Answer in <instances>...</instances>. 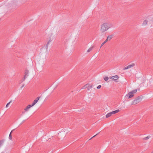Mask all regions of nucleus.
I'll use <instances>...</instances> for the list:
<instances>
[{
  "instance_id": "f257e3e1",
  "label": "nucleus",
  "mask_w": 153,
  "mask_h": 153,
  "mask_svg": "<svg viewBox=\"0 0 153 153\" xmlns=\"http://www.w3.org/2000/svg\"><path fill=\"white\" fill-rule=\"evenodd\" d=\"M112 24L109 22H105L104 23L101 25L100 31L102 33H104L112 27Z\"/></svg>"
},
{
  "instance_id": "f03ea898",
  "label": "nucleus",
  "mask_w": 153,
  "mask_h": 153,
  "mask_svg": "<svg viewBox=\"0 0 153 153\" xmlns=\"http://www.w3.org/2000/svg\"><path fill=\"white\" fill-rule=\"evenodd\" d=\"M137 91V89H134L129 92L128 94H126V97H128V99L131 98L134 96V94L136 93Z\"/></svg>"
},
{
  "instance_id": "7ed1b4c3",
  "label": "nucleus",
  "mask_w": 153,
  "mask_h": 153,
  "mask_svg": "<svg viewBox=\"0 0 153 153\" xmlns=\"http://www.w3.org/2000/svg\"><path fill=\"white\" fill-rule=\"evenodd\" d=\"M142 97L141 96H138L136 97L134 100L132 101V105H135L139 102L141 101Z\"/></svg>"
},
{
  "instance_id": "20e7f679",
  "label": "nucleus",
  "mask_w": 153,
  "mask_h": 153,
  "mask_svg": "<svg viewBox=\"0 0 153 153\" xmlns=\"http://www.w3.org/2000/svg\"><path fill=\"white\" fill-rule=\"evenodd\" d=\"M119 111H120V110L119 109H117L116 110L112 111L110 113H109L107 114L106 116V118H108V117H110L112 114H116V113L119 112Z\"/></svg>"
},
{
  "instance_id": "39448f33",
  "label": "nucleus",
  "mask_w": 153,
  "mask_h": 153,
  "mask_svg": "<svg viewBox=\"0 0 153 153\" xmlns=\"http://www.w3.org/2000/svg\"><path fill=\"white\" fill-rule=\"evenodd\" d=\"M29 71L26 69L25 70L24 77L23 78V81L25 80V79L28 76Z\"/></svg>"
},
{
  "instance_id": "423d86ee",
  "label": "nucleus",
  "mask_w": 153,
  "mask_h": 153,
  "mask_svg": "<svg viewBox=\"0 0 153 153\" xmlns=\"http://www.w3.org/2000/svg\"><path fill=\"white\" fill-rule=\"evenodd\" d=\"M40 98L39 97H37L33 101V103H32V105H34L36 102L38 101L39 99Z\"/></svg>"
},
{
  "instance_id": "0eeeda50",
  "label": "nucleus",
  "mask_w": 153,
  "mask_h": 153,
  "mask_svg": "<svg viewBox=\"0 0 153 153\" xmlns=\"http://www.w3.org/2000/svg\"><path fill=\"white\" fill-rule=\"evenodd\" d=\"M90 86V85L89 84H87L85 85L82 88V89H85L89 87Z\"/></svg>"
},
{
  "instance_id": "6e6552de",
  "label": "nucleus",
  "mask_w": 153,
  "mask_h": 153,
  "mask_svg": "<svg viewBox=\"0 0 153 153\" xmlns=\"http://www.w3.org/2000/svg\"><path fill=\"white\" fill-rule=\"evenodd\" d=\"M147 23H148V21L146 20H144V21H143V22L142 24V25L145 26V25H147Z\"/></svg>"
},
{
  "instance_id": "1a4fd4ad",
  "label": "nucleus",
  "mask_w": 153,
  "mask_h": 153,
  "mask_svg": "<svg viewBox=\"0 0 153 153\" xmlns=\"http://www.w3.org/2000/svg\"><path fill=\"white\" fill-rule=\"evenodd\" d=\"M51 39L49 40L46 46V49H47L48 47V45L50 44V43L51 42Z\"/></svg>"
},
{
  "instance_id": "9d476101",
  "label": "nucleus",
  "mask_w": 153,
  "mask_h": 153,
  "mask_svg": "<svg viewBox=\"0 0 153 153\" xmlns=\"http://www.w3.org/2000/svg\"><path fill=\"white\" fill-rule=\"evenodd\" d=\"M113 78V79H114V81H116V80L118 79L119 77L118 76L116 75L114 76Z\"/></svg>"
},
{
  "instance_id": "9b49d317",
  "label": "nucleus",
  "mask_w": 153,
  "mask_h": 153,
  "mask_svg": "<svg viewBox=\"0 0 153 153\" xmlns=\"http://www.w3.org/2000/svg\"><path fill=\"white\" fill-rule=\"evenodd\" d=\"M112 38V35H110L108 36H107V39L108 40V41L110 40Z\"/></svg>"
},
{
  "instance_id": "f8f14e48",
  "label": "nucleus",
  "mask_w": 153,
  "mask_h": 153,
  "mask_svg": "<svg viewBox=\"0 0 153 153\" xmlns=\"http://www.w3.org/2000/svg\"><path fill=\"white\" fill-rule=\"evenodd\" d=\"M14 130V129L13 130L10 132L9 135V139L10 140L12 139V133Z\"/></svg>"
},
{
  "instance_id": "ddd939ff",
  "label": "nucleus",
  "mask_w": 153,
  "mask_h": 153,
  "mask_svg": "<svg viewBox=\"0 0 153 153\" xmlns=\"http://www.w3.org/2000/svg\"><path fill=\"white\" fill-rule=\"evenodd\" d=\"M134 65H135L134 64L132 63L130 65H128V68H129L131 67H134Z\"/></svg>"
},
{
  "instance_id": "4468645a",
  "label": "nucleus",
  "mask_w": 153,
  "mask_h": 153,
  "mask_svg": "<svg viewBox=\"0 0 153 153\" xmlns=\"http://www.w3.org/2000/svg\"><path fill=\"white\" fill-rule=\"evenodd\" d=\"M94 46H92L91 47V48H90L87 51V52H90L91 51L92 49H93L94 48Z\"/></svg>"
},
{
  "instance_id": "2eb2a0df",
  "label": "nucleus",
  "mask_w": 153,
  "mask_h": 153,
  "mask_svg": "<svg viewBox=\"0 0 153 153\" xmlns=\"http://www.w3.org/2000/svg\"><path fill=\"white\" fill-rule=\"evenodd\" d=\"M150 137V136H148L146 137H145L143 138V140H148L149 139Z\"/></svg>"
},
{
  "instance_id": "dca6fc26",
  "label": "nucleus",
  "mask_w": 153,
  "mask_h": 153,
  "mask_svg": "<svg viewBox=\"0 0 153 153\" xmlns=\"http://www.w3.org/2000/svg\"><path fill=\"white\" fill-rule=\"evenodd\" d=\"M30 109L27 106L25 109L24 110L26 111H27Z\"/></svg>"
},
{
  "instance_id": "f3484780",
  "label": "nucleus",
  "mask_w": 153,
  "mask_h": 153,
  "mask_svg": "<svg viewBox=\"0 0 153 153\" xmlns=\"http://www.w3.org/2000/svg\"><path fill=\"white\" fill-rule=\"evenodd\" d=\"M12 100H11L6 105V108H7L8 105L10 104L12 102Z\"/></svg>"
},
{
  "instance_id": "a211bd4d",
  "label": "nucleus",
  "mask_w": 153,
  "mask_h": 153,
  "mask_svg": "<svg viewBox=\"0 0 153 153\" xmlns=\"http://www.w3.org/2000/svg\"><path fill=\"white\" fill-rule=\"evenodd\" d=\"M108 79V77H105L104 78V79L105 81H107Z\"/></svg>"
},
{
  "instance_id": "6ab92c4d",
  "label": "nucleus",
  "mask_w": 153,
  "mask_h": 153,
  "mask_svg": "<svg viewBox=\"0 0 153 153\" xmlns=\"http://www.w3.org/2000/svg\"><path fill=\"white\" fill-rule=\"evenodd\" d=\"M33 105H32V103L31 105H27V106L30 108L31 107L33 106Z\"/></svg>"
},
{
  "instance_id": "aec40b11",
  "label": "nucleus",
  "mask_w": 153,
  "mask_h": 153,
  "mask_svg": "<svg viewBox=\"0 0 153 153\" xmlns=\"http://www.w3.org/2000/svg\"><path fill=\"white\" fill-rule=\"evenodd\" d=\"M128 69V66H127L126 67L124 68H123V70H126V69Z\"/></svg>"
},
{
  "instance_id": "412c9836",
  "label": "nucleus",
  "mask_w": 153,
  "mask_h": 153,
  "mask_svg": "<svg viewBox=\"0 0 153 153\" xmlns=\"http://www.w3.org/2000/svg\"><path fill=\"white\" fill-rule=\"evenodd\" d=\"M23 78H22L21 80H20L19 82V84L23 82H24L25 80L23 81Z\"/></svg>"
},
{
  "instance_id": "4be33fe9",
  "label": "nucleus",
  "mask_w": 153,
  "mask_h": 153,
  "mask_svg": "<svg viewBox=\"0 0 153 153\" xmlns=\"http://www.w3.org/2000/svg\"><path fill=\"white\" fill-rule=\"evenodd\" d=\"M101 85H99L97 87V89H100L101 88Z\"/></svg>"
},
{
  "instance_id": "5701e85b",
  "label": "nucleus",
  "mask_w": 153,
  "mask_h": 153,
  "mask_svg": "<svg viewBox=\"0 0 153 153\" xmlns=\"http://www.w3.org/2000/svg\"><path fill=\"white\" fill-rule=\"evenodd\" d=\"M105 43V42H104L101 45V47Z\"/></svg>"
},
{
  "instance_id": "b1692460",
  "label": "nucleus",
  "mask_w": 153,
  "mask_h": 153,
  "mask_svg": "<svg viewBox=\"0 0 153 153\" xmlns=\"http://www.w3.org/2000/svg\"><path fill=\"white\" fill-rule=\"evenodd\" d=\"M100 132L98 133H97V134H96L94 136H93L91 138L90 140L91 139V138L94 137H95L96 135H97V134H98Z\"/></svg>"
},
{
  "instance_id": "393cba45",
  "label": "nucleus",
  "mask_w": 153,
  "mask_h": 153,
  "mask_svg": "<svg viewBox=\"0 0 153 153\" xmlns=\"http://www.w3.org/2000/svg\"><path fill=\"white\" fill-rule=\"evenodd\" d=\"M24 85H24V84H23L22 85V86L20 87V89H22V88L23 87H24Z\"/></svg>"
},
{
  "instance_id": "a878e982",
  "label": "nucleus",
  "mask_w": 153,
  "mask_h": 153,
  "mask_svg": "<svg viewBox=\"0 0 153 153\" xmlns=\"http://www.w3.org/2000/svg\"><path fill=\"white\" fill-rule=\"evenodd\" d=\"M113 77H114V76L111 77H110V78L111 79H113V78H114Z\"/></svg>"
},
{
  "instance_id": "bb28decb",
  "label": "nucleus",
  "mask_w": 153,
  "mask_h": 153,
  "mask_svg": "<svg viewBox=\"0 0 153 153\" xmlns=\"http://www.w3.org/2000/svg\"><path fill=\"white\" fill-rule=\"evenodd\" d=\"M108 41V40L107 39H106L104 41L105 43H106Z\"/></svg>"
},
{
  "instance_id": "cd10ccee",
  "label": "nucleus",
  "mask_w": 153,
  "mask_h": 153,
  "mask_svg": "<svg viewBox=\"0 0 153 153\" xmlns=\"http://www.w3.org/2000/svg\"><path fill=\"white\" fill-rule=\"evenodd\" d=\"M92 87V85H91L90 87H89V88H90V89H91Z\"/></svg>"
},
{
  "instance_id": "c85d7f7f",
  "label": "nucleus",
  "mask_w": 153,
  "mask_h": 153,
  "mask_svg": "<svg viewBox=\"0 0 153 153\" xmlns=\"http://www.w3.org/2000/svg\"><path fill=\"white\" fill-rule=\"evenodd\" d=\"M90 89V88H87V90L88 91Z\"/></svg>"
},
{
  "instance_id": "c756f323",
  "label": "nucleus",
  "mask_w": 153,
  "mask_h": 153,
  "mask_svg": "<svg viewBox=\"0 0 153 153\" xmlns=\"http://www.w3.org/2000/svg\"><path fill=\"white\" fill-rule=\"evenodd\" d=\"M66 42H67V40H65V41L64 42H65V43H66Z\"/></svg>"
},
{
  "instance_id": "7c9ffc66",
  "label": "nucleus",
  "mask_w": 153,
  "mask_h": 153,
  "mask_svg": "<svg viewBox=\"0 0 153 153\" xmlns=\"http://www.w3.org/2000/svg\"><path fill=\"white\" fill-rule=\"evenodd\" d=\"M151 153H153V151Z\"/></svg>"
},
{
  "instance_id": "2f4dec72",
  "label": "nucleus",
  "mask_w": 153,
  "mask_h": 153,
  "mask_svg": "<svg viewBox=\"0 0 153 153\" xmlns=\"http://www.w3.org/2000/svg\"><path fill=\"white\" fill-rule=\"evenodd\" d=\"M1 20V19H0V20Z\"/></svg>"
}]
</instances>
